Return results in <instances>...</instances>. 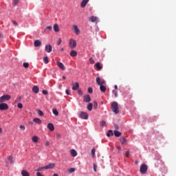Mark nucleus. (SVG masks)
I'll return each mask as SVG.
<instances>
[{"instance_id": "obj_1", "label": "nucleus", "mask_w": 176, "mask_h": 176, "mask_svg": "<svg viewBox=\"0 0 176 176\" xmlns=\"http://www.w3.org/2000/svg\"><path fill=\"white\" fill-rule=\"evenodd\" d=\"M111 109L112 111L116 113V115H118V113H119V105L116 102H113L111 103Z\"/></svg>"}, {"instance_id": "obj_2", "label": "nucleus", "mask_w": 176, "mask_h": 176, "mask_svg": "<svg viewBox=\"0 0 176 176\" xmlns=\"http://www.w3.org/2000/svg\"><path fill=\"white\" fill-rule=\"evenodd\" d=\"M12 98L10 95H3L0 97V102H5L6 101H9Z\"/></svg>"}, {"instance_id": "obj_3", "label": "nucleus", "mask_w": 176, "mask_h": 176, "mask_svg": "<svg viewBox=\"0 0 176 176\" xmlns=\"http://www.w3.org/2000/svg\"><path fill=\"white\" fill-rule=\"evenodd\" d=\"M9 105L5 102H0V111H8Z\"/></svg>"}, {"instance_id": "obj_4", "label": "nucleus", "mask_w": 176, "mask_h": 176, "mask_svg": "<svg viewBox=\"0 0 176 176\" xmlns=\"http://www.w3.org/2000/svg\"><path fill=\"white\" fill-rule=\"evenodd\" d=\"M79 117L81 119H85V120H87L89 119V115L87 114V113H86L85 111L80 112Z\"/></svg>"}, {"instance_id": "obj_5", "label": "nucleus", "mask_w": 176, "mask_h": 176, "mask_svg": "<svg viewBox=\"0 0 176 176\" xmlns=\"http://www.w3.org/2000/svg\"><path fill=\"white\" fill-rule=\"evenodd\" d=\"M146 171H148V166L146 164H142L140 166L141 174H146Z\"/></svg>"}, {"instance_id": "obj_6", "label": "nucleus", "mask_w": 176, "mask_h": 176, "mask_svg": "<svg viewBox=\"0 0 176 176\" xmlns=\"http://www.w3.org/2000/svg\"><path fill=\"white\" fill-rule=\"evenodd\" d=\"M69 45L71 49H75L76 47V41L74 40L73 38L70 39Z\"/></svg>"}, {"instance_id": "obj_7", "label": "nucleus", "mask_w": 176, "mask_h": 176, "mask_svg": "<svg viewBox=\"0 0 176 176\" xmlns=\"http://www.w3.org/2000/svg\"><path fill=\"white\" fill-rule=\"evenodd\" d=\"M96 83L99 86H102L105 85V80H101L100 77L96 78Z\"/></svg>"}, {"instance_id": "obj_8", "label": "nucleus", "mask_w": 176, "mask_h": 176, "mask_svg": "<svg viewBox=\"0 0 176 176\" xmlns=\"http://www.w3.org/2000/svg\"><path fill=\"white\" fill-rule=\"evenodd\" d=\"M45 50L47 53H52V50H53V47L50 45H46L45 47Z\"/></svg>"}, {"instance_id": "obj_9", "label": "nucleus", "mask_w": 176, "mask_h": 176, "mask_svg": "<svg viewBox=\"0 0 176 176\" xmlns=\"http://www.w3.org/2000/svg\"><path fill=\"white\" fill-rule=\"evenodd\" d=\"M56 65H58V67L62 69V71H65V66H64V64H63V63L61 62H56Z\"/></svg>"}, {"instance_id": "obj_10", "label": "nucleus", "mask_w": 176, "mask_h": 176, "mask_svg": "<svg viewBox=\"0 0 176 176\" xmlns=\"http://www.w3.org/2000/svg\"><path fill=\"white\" fill-rule=\"evenodd\" d=\"M91 101V98L90 95L84 96V102H90Z\"/></svg>"}, {"instance_id": "obj_11", "label": "nucleus", "mask_w": 176, "mask_h": 176, "mask_svg": "<svg viewBox=\"0 0 176 176\" xmlns=\"http://www.w3.org/2000/svg\"><path fill=\"white\" fill-rule=\"evenodd\" d=\"M89 0H82L80 3L81 8H86V6L89 3Z\"/></svg>"}, {"instance_id": "obj_12", "label": "nucleus", "mask_w": 176, "mask_h": 176, "mask_svg": "<svg viewBox=\"0 0 176 176\" xmlns=\"http://www.w3.org/2000/svg\"><path fill=\"white\" fill-rule=\"evenodd\" d=\"M42 45V42L39 40H36L34 43V47H39Z\"/></svg>"}, {"instance_id": "obj_13", "label": "nucleus", "mask_w": 176, "mask_h": 176, "mask_svg": "<svg viewBox=\"0 0 176 176\" xmlns=\"http://www.w3.org/2000/svg\"><path fill=\"white\" fill-rule=\"evenodd\" d=\"M32 91L33 93H34L35 94H38V93H39V87L36 85H34L32 87Z\"/></svg>"}, {"instance_id": "obj_14", "label": "nucleus", "mask_w": 176, "mask_h": 176, "mask_svg": "<svg viewBox=\"0 0 176 176\" xmlns=\"http://www.w3.org/2000/svg\"><path fill=\"white\" fill-rule=\"evenodd\" d=\"M55 164L54 163H50V164L45 166L46 170H50L55 167Z\"/></svg>"}, {"instance_id": "obj_15", "label": "nucleus", "mask_w": 176, "mask_h": 176, "mask_svg": "<svg viewBox=\"0 0 176 176\" xmlns=\"http://www.w3.org/2000/svg\"><path fill=\"white\" fill-rule=\"evenodd\" d=\"M47 129H49L50 131H54V124H53V123H49L47 124Z\"/></svg>"}, {"instance_id": "obj_16", "label": "nucleus", "mask_w": 176, "mask_h": 176, "mask_svg": "<svg viewBox=\"0 0 176 176\" xmlns=\"http://www.w3.org/2000/svg\"><path fill=\"white\" fill-rule=\"evenodd\" d=\"M72 90H78V89H79V83L78 82L72 84Z\"/></svg>"}, {"instance_id": "obj_17", "label": "nucleus", "mask_w": 176, "mask_h": 176, "mask_svg": "<svg viewBox=\"0 0 176 176\" xmlns=\"http://www.w3.org/2000/svg\"><path fill=\"white\" fill-rule=\"evenodd\" d=\"M70 153L73 157H76V156H78V153L76 151H75V149H72L70 151Z\"/></svg>"}, {"instance_id": "obj_18", "label": "nucleus", "mask_w": 176, "mask_h": 176, "mask_svg": "<svg viewBox=\"0 0 176 176\" xmlns=\"http://www.w3.org/2000/svg\"><path fill=\"white\" fill-rule=\"evenodd\" d=\"M33 122H34V123H37V124H42V120L38 118H34Z\"/></svg>"}, {"instance_id": "obj_19", "label": "nucleus", "mask_w": 176, "mask_h": 176, "mask_svg": "<svg viewBox=\"0 0 176 176\" xmlns=\"http://www.w3.org/2000/svg\"><path fill=\"white\" fill-rule=\"evenodd\" d=\"M38 140H39V138L36 135H34L32 138V142H34V144H36V142H38Z\"/></svg>"}, {"instance_id": "obj_20", "label": "nucleus", "mask_w": 176, "mask_h": 176, "mask_svg": "<svg viewBox=\"0 0 176 176\" xmlns=\"http://www.w3.org/2000/svg\"><path fill=\"white\" fill-rule=\"evenodd\" d=\"M91 21L92 23H98V17L94 16H91Z\"/></svg>"}, {"instance_id": "obj_21", "label": "nucleus", "mask_w": 176, "mask_h": 176, "mask_svg": "<svg viewBox=\"0 0 176 176\" xmlns=\"http://www.w3.org/2000/svg\"><path fill=\"white\" fill-rule=\"evenodd\" d=\"M70 56L71 57H76V56H78V52L75 50H72L70 52Z\"/></svg>"}, {"instance_id": "obj_22", "label": "nucleus", "mask_w": 176, "mask_h": 176, "mask_svg": "<svg viewBox=\"0 0 176 176\" xmlns=\"http://www.w3.org/2000/svg\"><path fill=\"white\" fill-rule=\"evenodd\" d=\"M95 67H96L98 71H101V69H102V66L100 63H96Z\"/></svg>"}, {"instance_id": "obj_23", "label": "nucleus", "mask_w": 176, "mask_h": 176, "mask_svg": "<svg viewBox=\"0 0 176 176\" xmlns=\"http://www.w3.org/2000/svg\"><path fill=\"white\" fill-rule=\"evenodd\" d=\"M120 141L122 145H126V144H127V140H126L125 138H121Z\"/></svg>"}, {"instance_id": "obj_24", "label": "nucleus", "mask_w": 176, "mask_h": 176, "mask_svg": "<svg viewBox=\"0 0 176 176\" xmlns=\"http://www.w3.org/2000/svg\"><path fill=\"white\" fill-rule=\"evenodd\" d=\"M21 174L22 176H30V173L25 170H22Z\"/></svg>"}, {"instance_id": "obj_25", "label": "nucleus", "mask_w": 176, "mask_h": 176, "mask_svg": "<svg viewBox=\"0 0 176 176\" xmlns=\"http://www.w3.org/2000/svg\"><path fill=\"white\" fill-rule=\"evenodd\" d=\"M100 90L102 93H105L107 91V87L104 85H100Z\"/></svg>"}, {"instance_id": "obj_26", "label": "nucleus", "mask_w": 176, "mask_h": 176, "mask_svg": "<svg viewBox=\"0 0 176 176\" xmlns=\"http://www.w3.org/2000/svg\"><path fill=\"white\" fill-rule=\"evenodd\" d=\"M54 31H55V32H60V28L58 27V24H54Z\"/></svg>"}, {"instance_id": "obj_27", "label": "nucleus", "mask_w": 176, "mask_h": 176, "mask_svg": "<svg viewBox=\"0 0 176 176\" xmlns=\"http://www.w3.org/2000/svg\"><path fill=\"white\" fill-rule=\"evenodd\" d=\"M73 30H74V32H76V35L79 34V32H80V31L79 30V29L78 28V27L76 25H73Z\"/></svg>"}, {"instance_id": "obj_28", "label": "nucleus", "mask_w": 176, "mask_h": 176, "mask_svg": "<svg viewBox=\"0 0 176 176\" xmlns=\"http://www.w3.org/2000/svg\"><path fill=\"white\" fill-rule=\"evenodd\" d=\"M43 170H46V166L38 167L37 169L35 170V171H36L37 173H39V171H43Z\"/></svg>"}, {"instance_id": "obj_29", "label": "nucleus", "mask_w": 176, "mask_h": 176, "mask_svg": "<svg viewBox=\"0 0 176 176\" xmlns=\"http://www.w3.org/2000/svg\"><path fill=\"white\" fill-rule=\"evenodd\" d=\"M122 135V133L119 132V131H114V135L116 137H120V135Z\"/></svg>"}, {"instance_id": "obj_30", "label": "nucleus", "mask_w": 176, "mask_h": 176, "mask_svg": "<svg viewBox=\"0 0 176 176\" xmlns=\"http://www.w3.org/2000/svg\"><path fill=\"white\" fill-rule=\"evenodd\" d=\"M52 112L54 115H55V116H58V111H57V109H52Z\"/></svg>"}, {"instance_id": "obj_31", "label": "nucleus", "mask_w": 176, "mask_h": 176, "mask_svg": "<svg viewBox=\"0 0 176 176\" xmlns=\"http://www.w3.org/2000/svg\"><path fill=\"white\" fill-rule=\"evenodd\" d=\"M87 109H88V111H91L93 109V104L91 103H89L87 105Z\"/></svg>"}, {"instance_id": "obj_32", "label": "nucleus", "mask_w": 176, "mask_h": 176, "mask_svg": "<svg viewBox=\"0 0 176 176\" xmlns=\"http://www.w3.org/2000/svg\"><path fill=\"white\" fill-rule=\"evenodd\" d=\"M107 135L108 137H111V135H113V132L112 131V130H109V131H108V133H107Z\"/></svg>"}, {"instance_id": "obj_33", "label": "nucleus", "mask_w": 176, "mask_h": 176, "mask_svg": "<svg viewBox=\"0 0 176 176\" xmlns=\"http://www.w3.org/2000/svg\"><path fill=\"white\" fill-rule=\"evenodd\" d=\"M43 61L45 64H49V58H47V56L44 57Z\"/></svg>"}, {"instance_id": "obj_34", "label": "nucleus", "mask_w": 176, "mask_h": 176, "mask_svg": "<svg viewBox=\"0 0 176 176\" xmlns=\"http://www.w3.org/2000/svg\"><path fill=\"white\" fill-rule=\"evenodd\" d=\"M37 113L38 115H39V116H43V111H42L41 110H37Z\"/></svg>"}, {"instance_id": "obj_35", "label": "nucleus", "mask_w": 176, "mask_h": 176, "mask_svg": "<svg viewBox=\"0 0 176 176\" xmlns=\"http://www.w3.org/2000/svg\"><path fill=\"white\" fill-rule=\"evenodd\" d=\"M19 1H20V0H12L13 5H14V6H16L17 5V3H19Z\"/></svg>"}, {"instance_id": "obj_36", "label": "nucleus", "mask_w": 176, "mask_h": 176, "mask_svg": "<svg viewBox=\"0 0 176 176\" xmlns=\"http://www.w3.org/2000/svg\"><path fill=\"white\" fill-rule=\"evenodd\" d=\"M24 68H28L30 67V64L28 63H23Z\"/></svg>"}, {"instance_id": "obj_37", "label": "nucleus", "mask_w": 176, "mask_h": 176, "mask_svg": "<svg viewBox=\"0 0 176 176\" xmlns=\"http://www.w3.org/2000/svg\"><path fill=\"white\" fill-rule=\"evenodd\" d=\"M98 107V103H97V101H95L94 102V107L95 108V109H97Z\"/></svg>"}, {"instance_id": "obj_38", "label": "nucleus", "mask_w": 176, "mask_h": 176, "mask_svg": "<svg viewBox=\"0 0 176 176\" xmlns=\"http://www.w3.org/2000/svg\"><path fill=\"white\" fill-rule=\"evenodd\" d=\"M100 124L102 126H107V122L104 120H102V121H101Z\"/></svg>"}, {"instance_id": "obj_39", "label": "nucleus", "mask_w": 176, "mask_h": 176, "mask_svg": "<svg viewBox=\"0 0 176 176\" xmlns=\"http://www.w3.org/2000/svg\"><path fill=\"white\" fill-rule=\"evenodd\" d=\"M91 155H92V156H95V155H96V148H92L91 149Z\"/></svg>"}, {"instance_id": "obj_40", "label": "nucleus", "mask_w": 176, "mask_h": 176, "mask_svg": "<svg viewBox=\"0 0 176 176\" xmlns=\"http://www.w3.org/2000/svg\"><path fill=\"white\" fill-rule=\"evenodd\" d=\"M69 173H74L75 171V168H70L69 170H68Z\"/></svg>"}, {"instance_id": "obj_41", "label": "nucleus", "mask_w": 176, "mask_h": 176, "mask_svg": "<svg viewBox=\"0 0 176 176\" xmlns=\"http://www.w3.org/2000/svg\"><path fill=\"white\" fill-rule=\"evenodd\" d=\"M17 107L19 108V109H23V104L18 103Z\"/></svg>"}, {"instance_id": "obj_42", "label": "nucleus", "mask_w": 176, "mask_h": 176, "mask_svg": "<svg viewBox=\"0 0 176 176\" xmlns=\"http://www.w3.org/2000/svg\"><path fill=\"white\" fill-rule=\"evenodd\" d=\"M19 129H21V130H23V131H24V130H25V126L20 125Z\"/></svg>"}, {"instance_id": "obj_43", "label": "nucleus", "mask_w": 176, "mask_h": 176, "mask_svg": "<svg viewBox=\"0 0 176 176\" xmlns=\"http://www.w3.org/2000/svg\"><path fill=\"white\" fill-rule=\"evenodd\" d=\"M61 42H62V40H61V38H58V42H57V45H58V46H60V45H61Z\"/></svg>"}, {"instance_id": "obj_44", "label": "nucleus", "mask_w": 176, "mask_h": 176, "mask_svg": "<svg viewBox=\"0 0 176 176\" xmlns=\"http://www.w3.org/2000/svg\"><path fill=\"white\" fill-rule=\"evenodd\" d=\"M112 93L114 94L115 97H118V91H115V90H113L112 91Z\"/></svg>"}, {"instance_id": "obj_45", "label": "nucleus", "mask_w": 176, "mask_h": 176, "mask_svg": "<svg viewBox=\"0 0 176 176\" xmlns=\"http://www.w3.org/2000/svg\"><path fill=\"white\" fill-rule=\"evenodd\" d=\"M8 160H10L11 164L13 163V157L12 156L8 157Z\"/></svg>"}, {"instance_id": "obj_46", "label": "nucleus", "mask_w": 176, "mask_h": 176, "mask_svg": "<svg viewBox=\"0 0 176 176\" xmlns=\"http://www.w3.org/2000/svg\"><path fill=\"white\" fill-rule=\"evenodd\" d=\"M12 23L14 25L17 26L19 25V23L16 21H12Z\"/></svg>"}, {"instance_id": "obj_47", "label": "nucleus", "mask_w": 176, "mask_h": 176, "mask_svg": "<svg viewBox=\"0 0 176 176\" xmlns=\"http://www.w3.org/2000/svg\"><path fill=\"white\" fill-rule=\"evenodd\" d=\"M88 93H90V94L93 93V88L89 87L88 88Z\"/></svg>"}, {"instance_id": "obj_48", "label": "nucleus", "mask_w": 176, "mask_h": 176, "mask_svg": "<svg viewBox=\"0 0 176 176\" xmlns=\"http://www.w3.org/2000/svg\"><path fill=\"white\" fill-rule=\"evenodd\" d=\"M42 93H43V94H44L45 96H47V94H48L47 91H46V90H45V89H43V90L42 91Z\"/></svg>"}, {"instance_id": "obj_49", "label": "nucleus", "mask_w": 176, "mask_h": 176, "mask_svg": "<svg viewBox=\"0 0 176 176\" xmlns=\"http://www.w3.org/2000/svg\"><path fill=\"white\" fill-rule=\"evenodd\" d=\"M78 94H79V96H83V92L80 89L78 91Z\"/></svg>"}, {"instance_id": "obj_50", "label": "nucleus", "mask_w": 176, "mask_h": 176, "mask_svg": "<svg viewBox=\"0 0 176 176\" xmlns=\"http://www.w3.org/2000/svg\"><path fill=\"white\" fill-rule=\"evenodd\" d=\"M117 149L118 151V153H120V151H122V147L120 146H118Z\"/></svg>"}, {"instance_id": "obj_51", "label": "nucleus", "mask_w": 176, "mask_h": 176, "mask_svg": "<svg viewBox=\"0 0 176 176\" xmlns=\"http://www.w3.org/2000/svg\"><path fill=\"white\" fill-rule=\"evenodd\" d=\"M49 145H50V142H49V141L45 142V146H49Z\"/></svg>"}, {"instance_id": "obj_52", "label": "nucleus", "mask_w": 176, "mask_h": 176, "mask_svg": "<svg viewBox=\"0 0 176 176\" xmlns=\"http://www.w3.org/2000/svg\"><path fill=\"white\" fill-rule=\"evenodd\" d=\"M94 170L95 172L97 171V165H96V164H94Z\"/></svg>"}, {"instance_id": "obj_53", "label": "nucleus", "mask_w": 176, "mask_h": 176, "mask_svg": "<svg viewBox=\"0 0 176 176\" xmlns=\"http://www.w3.org/2000/svg\"><path fill=\"white\" fill-rule=\"evenodd\" d=\"M125 155H126V157H129V156H130V151H126Z\"/></svg>"}, {"instance_id": "obj_54", "label": "nucleus", "mask_w": 176, "mask_h": 176, "mask_svg": "<svg viewBox=\"0 0 176 176\" xmlns=\"http://www.w3.org/2000/svg\"><path fill=\"white\" fill-rule=\"evenodd\" d=\"M45 30H49V31H52V26H47Z\"/></svg>"}, {"instance_id": "obj_55", "label": "nucleus", "mask_w": 176, "mask_h": 176, "mask_svg": "<svg viewBox=\"0 0 176 176\" xmlns=\"http://www.w3.org/2000/svg\"><path fill=\"white\" fill-rule=\"evenodd\" d=\"M89 61L91 64H94V60H93L91 58H90Z\"/></svg>"}, {"instance_id": "obj_56", "label": "nucleus", "mask_w": 176, "mask_h": 176, "mask_svg": "<svg viewBox=\"0 0 176 176\" xmlns=\"http://www.w3.org/2000/svg\"><path fill=\"white\" fill-rule=\"evenodd\" d=\"M56 138H61V134H60V133H56Z\"/></svg>"}, {"instance_id": "obj_57", "label": "nucleus", "mask_w": 176, "mask_h": 176, "mask_svg": "<svg viewBox=\"0 0 176 176\" xmlns=\"http://www.w3.org/2000/svg\"><path fill=\"white\" fill-rule=\"evenodd\" d=\"M65 93H66V94H67L68 96H69V90L66 89Z\"/></svg>"}, {"instance_id": "obj_58", "label": "nucleus", "mask_w": 176, "mask_h": 176, "mask_svg": "<svg viewBox=\"0 0 176 176\" xmlns=\"http://www.w3.org/2000/svg\"><path fill=\"white\" fill-rule=\"evenodd\" d=\"M3 133V129H2L1 127H0V134H2Z\"/></svg>"}, {"instance_id": "obj_59", "label": "nucleus", "mask_w": 176, "mask_h": 176, "mask_svg": "<svg viewBox=\"0 0 176 176\" xmlns=\"http://www.w3.org/2000/svg\"><path fill=\"white\" fill-rule=\"evenodd\" d=\"M62 78L64 80H65V79L67 78L65 76H62Z\"/></svg>"}, {"instance_id": "obj_60", "label": "nucleus", "mask_w": 176, "mask_h": 176, "mask_svg": "<svg viewBox=\"0 0 176 176\" xmlns=\"http://www.w3.org/2000/svg\"><path fill=\"white\" fill-rule=\"evenodd\" d=\"M60 52H64V47L60 48Z\"/></svg>"}, {"instance_id": "obj_61", "label": "nucleus", "mask_w": 176, "mask_h": 176, "mask_svg": "<svg viewBox=\"0 0 176 176\" xmlns=\"http://www.w3.org/2000/svg\"><path fill=\"white\" fill-rule=\"evenodd\" d=\"M114 88L116 89V90H117V89H118V85H115V86H114Z\"/></svg>"}, {"instance_id": "obj_62", "label": "nucleus", "mask_w": 176, "mask_h": 176, "mask_svg": "<svg viewBox=\"0 0 176 176\" xmlns=\"http://www.w3.org/2000/svg\"><path fill=\"white\" fill-rule=\"evenodd\" d=\"M53 176H58V174L55 173V174L53 175Z\"/></svg>"}, {"instance_id": "obj_63", "label": "nucleus", "mask_w": 176, "mask_h": 176, "mask_svg": "<svg viewBox=\"0 0 176 176\" xmlns=\"http://www.w3.org/2000/svg\"><path fill=\"white\" fill-rule=\"evenodd\" d=\"M135 164H138V161H135Z\"/></svg>"}]
</instances>
